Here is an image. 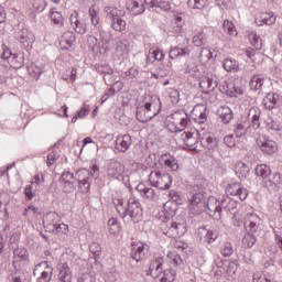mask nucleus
Here are the masks:
<instances>
[{"mask_svg":"<svg viewBox=\"0 0 282 282\" xmlns=\"http://www.w3.org/2000/svg\"><path fill=\"white\" fill-rule=\"evenodd\" d=\"M113 204L121 219L130 217L132 224H140L142 217H144V209H142V204L140 203V199L135 197H130L128 202H124L122 198H117Z\"/></svg>","mask_w":282,"mask_h":282,"instance_id":"2","label":"nucleus"},{"mask_svg":"<svg viewBox=\"0 0 282 282\" xmlns=\"http://www.w3.org/2000/svg\"><path fill=\"white\" fill-rule=\"evenodd\" d=\"M262 104L264 105V109L272 111V109H278V107H281L282 96L279 93H269L263 98Z\"/></svg>","mask_w":282,"mask_h":282,"instance_id":"21","label":"nucleus"},{"mask_svg":"<svg viewBox=\"0 0 282 282\" xmlns=\"http://www.w3.org/2000/svg\"><path fill=\"white\" fill-rule=\"evenodd\" d=\"M226 195L239 197L240 202L248 199V191L239 182H234L227 185Z\"/></svg>","mask_w":282,"mask_h":282,"instance_id":"15","label":"nucleus"},{"mask_svg":"<svg viewBox=\"0 0 282 282\" xmlns=\"http://www.w3.org/2000/svg\"><path fill=\"white\" fill-rule=\"evenodd\" d=\"M96 279L90 272L80 273L77 278V282H94Z\"/></svg>","mask_w":282,"mask_h":282,"instance_id":"64","label":"nucleus"},{"mask_svg":"<svg viewBox=\"0 0 282 282\" xmlns=\"http://www.w3.org/2000/svg\"><path fill=\"white\" fill-rule=\"evenodd\" d=\"M196 239L199 241V243L205 246V248H208L209 246H213L217 239H219V229L199 227L196 230Z\"/></svg>","mask_w":282,"mask_h":282,"instance_id":"9","label":"nucleus"},{"mask_svg":"<svg viewBox=\"0 0 282 282\" xmlns=\"http://www.w3.org/2000/svg\"><path fill=\"white\" fill-rule=\"evenodd\" d=\"M149 182L151 186L159 188V191H169L173 184V176L169 173L155 170L149 174Z\"/></svg>","mask_w":282,"mask_h":282,"instance_id":"7","label":"nucleus"},{"mask_svg":"<svg viewBox=\"0 0 282 282\" xmlns=\"http://www.w3.org/2000/svg\"><path fill=\"white\" fill-rule=\"evenodd\" d=\"M219 83L217 79H214L213 77H203L199 82V87L203 89H208L209 91H215L217 89V86Z\"/></svg>","mask_w":282,"mask_h":282,"instance_id":"38","label":"nucleus"},{"mask_svg":"<svg viewBox=\"0 0 282 282\" xmlns=\"http://www.w3.org/2000/svg\"><path fill=\"white\" fill-rule=\"evenodd\" d=\"M259 226H261V218H259V216L256 214L247 215L245 219L246 232L257 235V232H259Z\"/></svg>","mask_w":282,"mask_h":282,"instance_id":"23","label":"nucleus"},{"mask_svg":"<svg viewBox=\"0 0 282 282\" xmlns=\"http://www.w3.org/2000/svg\"><path fill=\"white\" fill-rule=\"evenodd\" d=\"M127 10L133 14V17H138V14H144L147 7L143 4L140 6L139 1L133 0L130 4H127Z\"/></svg>","mask_w":282,"mask_h":282,"instance_id":"40","label":"nucleus"},{"mask_svg":"<svg viewBox=\"0 0 282 282\" xmlns=\"http://www.w3.org/2000/svg\"><path fill=\"white\" fill-rule=\"evenodd\" d=\"M164 269V258L162 256L154 257L150 262L149 270L147 272L148 276H153V279H160Z\"/></svg>","mask_w":282,"mask_h":282,"instance_id":"17","label":"nucleus"},{"mask_svg":"<svg viewBox=\"0 0 282 282\" xmlns=\"http://www.w3.org/2000/svg\"><path fill=\"white\" fill-rule=\"evenodd\" d=\"M50 19H51L53 25H56V28L65 26L63 13H61V11H55L54 9H51L50 10Z\"/></svg>","mask_w":282,"mask_h":282,"instance_id":"39","label":"nucleus"},{"mask_svg":"<svg viewBox=\"0 0 282 282\" xmlns=\"http://www.w3.org/2000/svg\"><path fill=\"white\" fill-rule=\"evenodd\" d=\"M223 28L230 36H237V26H235V23H232L230 20H225Z\"/></svg>","mask_w":282,"mask_h":282,"instance_id":"54","label":"nucleus"},{"mask_svg":"<svg viewBox=\"0 0 282 282\" xmlns=\"http://www.w3.org/2000/svg\"><path fill=\"white\" fill-rule=\"evenodd\" d=\"M135 191L143 197V199H148V202H158L159 195L153 187H149L143 183H139L135 186Z\"/></svg>","mask_w":282,"mask_h":282,"instance_id":"25","label":"nucleus"},{"mask_svg":"<svg viewBox=\"0 0 282 282\" xmlns=\"http://www.w3.org/2000/svg\"><path fill=\"white\" fill-rule=\"evenodd\" d=\"M169 56L171 61H180V58H188V56H191V48H188V46H183L182 44L172 46L170 48Z\"/></svg>","mask_w":282,"mask_h":282,"instance_id":"24","label":"nucleus"},{"mask_svg":"<svg viewBox=\"0 0 282 282\" xmlns=\"http://www.w3.org/2000/svg\"><path fill=\"white\" fill-rule=\"evenodd\" d=\"M50 232H53L55 235H61V232L62 235H67V232H69V226L65 223H57L53 230H51Z\"/></svg>","mask_w":282,"mask_h":282,"instance_id":"55","label":"nucleus"},{"mask_svg":"<svg viewBox=\"0 0 282 282\" xmlns=\"http://www.w3.org/2000/svg\"><path fill=\"white\" fill-rule=\"evenodd\" d=\"M51 268H53L52 262L42 261L34 267L33 276H37L39 274L45 272L46 270H50Z\"/></svg>","mask_w":282,"mask_h":282,"instance_id":"46","label":"nucleus"},{"mask_svg":"<svg viewBox=\"0 0 282 282\" xmlns=\"http://www.w3.org/2000/svg\"><path fill=\"white\" fill-rule=\"evenodd\" d=\"M262 185L270 193H279L282 186L281 173L275 172L274 174H271L267 180L262 182Z\"/></svg>","mask_w":282,"mask_h":282,"instance_id":"16","label":"nucleus"},{"mask_svg":"<svg viewBox=\"0 0 282 282\" xmlns=\"http://www.w3.org/2000/svg\"><path fill=\"white\" fill-rule=\"evenodd\" d=\"M206 184V181L204 180H196L195 184L192 186L191 191V204L192 206L198 208V213H202V209L206 206V198L204 197V194L202 191H204V186Z\"/></svg>","mask_w":282,"mask_h":282,"instance_id":"8","label":"nucleus"},{"mask_svg":"<svg viewBox=\"0 0 282 282\" xmlns=\"http://www.w3.org/2000/svg\"><path fill=\"white\" fill-rule=\"evenodd\" d=\"M89 250L91 254H94L95 261H98L100 254L102 253V248L100 247V245L98 242H93L89 246Z\"/></svg>","mask_w":282,"mask_h":282,"instance_id":"62","label":"nucleus"},{"mask_svg":"<svg viewBox=\"0 0 282 282\" xmlns=\"http://www.w3.org/2000/svg\"><path fill=\"white\" fill-rule=\"evenodd\" d=\"M54 275V267L47 269L46 271L35 275L36 282H51Z\"/></svg>","mask_w":282,"mask_h":282,"instance_id":"47","label":"nucleus"},{"mask_svg":"<svg viewBox=\"0 0 282 282\" xmlns=\"http://www.w3.org/2000/svg\"><path fill=\"white\" fill-rule=\"evenodd\" d=\"M235 173L239 180H246L250 173V167L242 161H238L235 165Z\"/></svg>","mask_w":282,"mask_h":282,"instance_id":"37","label":"nucleus"},{"mask_svg":"<svg viewBox=\"0 0 282 282\" xmlns=\"http://www.w3.org/2000/svg\"><path fill=\"white\" fill-rule=\"evenodd\" d=\"M276 23V15L273 12H261L256 18V24L261 28V25H274Z\"/></svg>","mask_w":282,"mask_h":282,"instance_id":"32","label":"nucleus"},{"mask_svg":"<svg viewBox=\"0 0 282 282\" xmlns=\"http://www.w3.org/2000/svg\"><path fill=\"white\" fill-rule=\"evenodd\" d=\"M175 276H177V271L174 269H163L162 276L160 279L161 282H173L175 281Z\"/></svg>","mask_w":282,"mask_h":282,"instance_id":"45","label":"nucleus"},{"mask_svg":"<svg viewBox=\"0 0 282 282\" xmlns=\"http://www.w3.org/2000/svg\"><path fill=\"white\" fill-rule=\"evenodd\" d=\"M131 47V42L129 40L123 39L117 43L115 54L118 56L120 61H124L129 58V52Z\"/></svg>","mask_w":282,"mask_h":282,"instance_id":"29","label":"nucleus"},{"mask_svg":"<svg viewBox=\"0 0 282 282\" xmlns=\"http://www.w3.org/2000/svg\"><path fill=\"white\" fill-rule=\"evenodd\" d=\"M105 12L107 13L108 19L111 21V28L115 32H124L127 30V21L122 19L126 12L119 10L116 7H105Z\"/></svg>","mask_w":282,"mask_h":282,"instance_id":"6","label":"nucleus"},{"mask_svg":"<svg viewBox=\"0 0 282 282\" xmlns=\"http://www.w3.org/2000/svg\"><path fill=\"white\" fill-rule=\"evenodd\" d=\"M13 257L14 259H20V261H28V249L25 248H17L13 250Z\"/></svg>","mask_w":282,"mask_h":282,"instance_id":"59","label":"nucleus"},{"mask_svg":"<svg viewBox=\"0 0 282 282\" xmlns=\"http://www.w3.org/2000/svg\"><path fill=\"white\" fill-rule=\"evenodd\" d=\"M59 282H72V269L69 264L63 263L57 275Z\"/></svg>","mask_w":282,"mask_h":282,"instance_id":"35","label":"nucleus"},{"mask_svg":"<svg viewBox=\"0 0 282 282\" xmlns=\"http://www.w3.org/2000/svg\"><path fill=\"white\" fill-rule=\"evenodd\" d=\"M17 39L21 43L23 50H25L26 52L33 50L34 41H36L34 33L29 29H22L21 31H19L17 34Z\"/></svg>","mask_w":282,"mask_h":282,"instance_id":"14","label":"nucleus"},{"mask_svg":"<svg viewBox=\"0 0 282 282\" xmlns=\"http://www.w3.org/2000/svg\"><path fill=\"white\" fill-rule=\"evenodd\" d=\"M176 214L177 204L173 205V202H167L164 205V212L160 216L161 231L170 239H180V237H184L187 231L186 219L183 217H175Z\"/></svg>","mask_w":282,"mask_h":282,"instance_id":"1","label":"nucleus"},{"mask_svg":"<svg viewBox=\"0 0 282 282\" xmlns=\"http://www.w3.org/2000/svg\"><path fill=\"white\" fill-rule=\"evenodd\" d=\"M218 116L224 124H230V120L235 118V113H232V109L228 106H221L218 109Z\"/></svg>","mask_w":282,"mask_h":282,"instance_id":"34","label":"nucleus"},{"mask_svg":"<svg viewBox=\"0 0 282 282\" xmlns=\"http://www.w3.org/2000/svg\"><path fill=\"white\" fill-rule=\"evenodd\" d=\"M181 140L185 144V147H188L193 151L197 150V144H199V131L197 129H185L184 132L181 134Z\"/></svg>","mask_w":282,"mask_h":282,"instance_id":"12","label":"nucleus"},{"mask_svg":"<svg viewBox=\"0 0 282 282\" xmlns=\"http://www.w3.org/2000/svg\"><path fill=\"white\" fill-rule=\"evenodd\" d=\"M257 144L260 148L262 153H267V155H272V153H276L279 145L274 142V140L268 139V137H260L257 139Z\"/></svg>","mask_w":282,"mask_h":282,"instance_id":"19","label":"nucleus"},{"mask_svg":"<svg viewBox=\"0 0 282 282\" xmlns=\"http://www.w3.org/2000/svg\"><path fill=\"white\" fill-rule=\"evenodd\" d=\"M76 181L78 183L77 188L79 193L87 195L89 191H91V183L89 182V170L88 169H79L75 173Z\"/></svg>","mask_w":282,"mask_h":282,"instance_id":"11","label":"nucleus"},{"mask_svg":"<svg viewBox=\"0 0 282 282\" xmlns=\"http://www.w3.org/2000/svg\"><path fill=\"white\" fill-rule=\"evenodd\" d=\"M254 243H257V234H249L246 231L242 238V245L245 246V248H253Z\"/></svg>","mask_w":282,"mask_h":282,"instance_id":"48","label":"nucleus"},{"mask_svg":"<svg viewBox=\"0 0 282 282\" xmlns=\"http://www.w3.org/2000/svg\"><path fill=\"white\" fill-rule=\"evenodd\" d=\"M74 43H76V34L72 31H67L59 39V50H62V52H73Z\"/></svg>","mask_w":282,"mask_h":282,"instance_id":"20","label":"nucleus"},{"mask_svg":"<svg viewBox=\"0 0 282 282\" xmlns=\"http://www.w3.org/2000/svg\"><path fill=\"white\" fill-rule=\"evenodd\" d=\"M256 175L258 177H262V180H268L270 175H272V170L267 164H260L256 167Z\"/></svg>","mask_w":282,"mask_h":282,"instance_id":"42","label":"nucleus"},{"mask_svg":"<svg viewBox=\"0 0 282 282\" xmlns=\"http://www.w3.org/2000/svg\"><path fill=\"white\" fill-rule=\"evenodd\" d=\"M206 3H208V0H188L187 6L192 10H204L206 8Z\"/></svg>","mask_w":282,"mask_h":282,"instance_id":"53","label":"nucleus"},{"mask_svg":"<svg viewBox=\"0 0 282 282\" xmlns=\"http://www.w3.org/2000/svg\"><path fill=\"white\" fill-rule=\"evenodd\" d=\"M247 120L249 122L248 129L259 131L261 129V109L259 107H251L248 111Z\"/></svg>","mask_w":282,"mask_h":282,"instance_id":"18","label":"nucleus"},{"mask_svg":"<svg viewBox=\"0 0 282 282\" xmlns=\"http://www.w3.org/2000/svg\"><path fill=\"white\" fill-rule=\"evenodd\" d=\"M122 173H124V166H122L121 162L112 161L109 163L107 170L109 180H120V177H122Z\"/></svg>","mask_w":282,"mask_h":282,"instance_id":"28","label":"nucleus"},{"mask_svg":"<svg viewBox=\"0 0 282 282\" xmlns=\"http://www.w3.org/2000/svg\"><path fill=\"white\" fill-rule=\"evenodd\" d=\"M107 226L110 235H116V232L120 230V225H118V220L116 218H110Z\"/></svg>","mask_w":282,"mask_h":282,"instance_id":"63","label":"nucleus"},{"mask_svg":"<svg viewBox=\"0 0 282 282\" xmlns=\"http://www.w3.org/2000/svg\"><path fill=\"white\" fill-rule=\"evenodd\" d=\"M208 41V35L202 31L198 32L196 35L193 36V43L196 47H202V45H206Z\"/></svg>","mask_w":282,"mask_h":282,"instance_id":"49","label":"nucleus"},{"mask_svg":"<svg viewBox=\"0 0 282 282\" xmlns=\"http://www.w3.org/2000/svg\"><path fill=\"white\" fill-rule=\"evenodd\" d=\"M217 58V53L210 51L208 47L200 48L198 59L200 63H208V61Z\"/></svg>","mask_w":282,"mask_h":282,"instance_id":"41","label":"nucleus"},{"mask_svg":"<svg viewBox=\"0 0 282 282\" xmlns=\"http://www.w3.org/2000/svg\"><path fill=\"white\" fill-rule=\"evenodd\" d=\"M155 61H164V51L160 47H152L147 55V63H155Z\"/></svg>","mask_w":282,"mask_h":282,"instance_id":"33","label":"nucleus"},{"mask_svg":"<svg viewBox=\"0 0 282 282\" xmlns=\"http://www.w3.org/2000/svg\"><path fill=\"white\" fill-rule=\"evenodd\" d=\"M267 127L269 131H273V133H278L279 135H282V127L279 121H274L273 119H270L269 122H267Z\"/></svg>","mask_w":282,"mask_h":282,"instance_id":"57","label":"nucleus"},{"mask_svg":"<svg viewBox=\"0 0 282 282\" xmlns=\"http://www.w3.org/2000/svg\"><path fill=\"white\" fill-rule=\"evenodd\" d=\"M225 72H237L239 69V62L235 58H225L223 61Z\"/></svg>","mask_w":282,"mask_h":282,"instance_id":"43","label":"nucleus"},{"mask_svg":"<svg viewBox=\"0 0 282 282\" xmlns=\"http://www.w3.org/2000/svg\"><path fill=\"white\" fill-rule=\"evenodd\" d=\"M162 109V101L158 97H149L144 105L137 107V120L143 124L153 120Z\"/></svg>","mask_w":282,"mask_h":282,"instance_id":"3","label":"nucleus"},{"mask_svg":"<svg viewBox=\"0 0 282 282\" xmlns=\"http://www.w3.org/2000/svg\"><path fill=\"white\" fill-rule=\"evenodd\" d=\"M59 221L61 216L55 212H50L44 216L43 226L50 232L51 230H54Z\"/></svg>","mask_w":282,"mask_h":282,"instance_id":"31","label":"nucleus"},{"mask_svg":"<svg viewBox=\"0 0 282 282\" xmlns=\"http://www.w3.org/2000/svg\"><path fill=\"white\" fill-rule=\"evenodd\" d=\"M206 111H208L206 106H200L199 115L196 118H194V120H195V122H197V124H204L206 122V120H208V115H206Z\"/></svg>","mask_w":282,"mask_h":282,"instance_id":"61","label":"nucleus"},{"mask_svg":"<svg viewBox=\"0 0 282 282\" xmlns=\"http://www.w3.org/2000/svg\"><path fill=\"white\" fill-rule=\"evenodd\" d=\"M249 39L256 50H261V47H263V40H261V36L257 35V33H251L249 35Z\"/></svg>","mask_w":282,"mask_h":282,"instance_id":"60","label":"nucleus"},{"mask_svg":"<svg viewBox=\"0 0 282 282\" xmlns=\"http://www.w3.org/2000/svg\"><path fill=\"white\" fill-rule=\"evenodd\" d=\"M95 36H90L95 41L91 50L94 54H107L109 52V43L111 42V33L105 31L102 26H97L94 31Z\"/></svg>","mask_w":282,"mask_h":282,"instance_id":"4","label":"nucleus"},{"mask_svg":"<svg viewBox=\"0 0 282 282\" xmlns=\"http://www.w3.org/2000/svg\"><path fill=\"white\" fill-rule=\"evenodd\" d=\"M234 252L235 248H232V242H223V245L220 246V254H223V257H232Z\"/></svg>","mask_w":282,"mask_h":282,"instance_id":"51","label":"nucleus"},{"mask_svg":"<svg viewBox=\"0 0 282 282\" xmlns=\"http://www.w3.org/2000/svg\"><path fill=\"white\" fill-rule=\"evenodd\" d=\"M207 209L209 210V215L212 217H215V219H221V213H223V207H221V202L217 199L215 196H209L207 199Z\"/></svg>","mask_w":282,"mask_h":282,"instance_id":"26","label":"nucleus"},{"mask_svg":"<svg viewBox=\"0 0 282 282\" xmlns=\"http://www.w3.org/2000/svg\"><path fill=\"white\" fill-rule=\"evenodd\" d=\"M167 257L170 259V262H172L173 265H175L176 268H178V265H182V263H184V260L182 259V256H180L175 251L169 252Z\"/></svg>","mask_w":282,"mask_h":282,"instance_id":"56","label":"nucleus"},{"mask_svg":"<svg viewBox=\"0 0 282 282\" xmlns=\"http://www.w3.org/2000/svg\"><path fill=\"white\" fill-rule=\"evenodd\" d=\"M263 83H265V79H263L259 75H256L250 79L249 87H250L251 91H259V89H261V87H263Z\"/></svg>","mask_w":282,"mask_h":282,"instance_id":"44","label":"nucleus"},{"mask_svg":"<svg viewBox=\"0 0 282 282\" xmlns=\"http://www.w3.org/2000/svg\"><path fill=\"white\" fill-rule=\"evenodd\" d=\"M246 86L241 83V79H237L234 82H229L226 84V87L220 88V91H224L226 96L229 98H239V96H243V91Z\"/></svg>","mask_w":282,"mask_h":282,"instance_id":"13","label":"nucleus"},{"mask_svg":"<svg viewBox=\"0 0 282 282\" xmlns=\"http://www.w3.org/2000/svg\"><path fill=\"white\" fill-rule=\"evenodd\" d=\"M70 25L75 30L76 34H86L87 33V23L85 20L80 19L78 11H73L69 17Z\"/></svg>","mask_w":282,"mask_h":282,"instance_id":"22","label":"nucleus"},{"mask_svg":"<svg viewBox=\"0 0 282 282\" xmlns=\"http://www.w3.org/2000/svg\"><path fill=\"white\" fill-rule=\"evenodd\" d=\"M133 144V139L130 134H121L116 138V145L115 149L119 153H127L129 151V148Z\"/></svg>","mask_w":282,"mask_h":282,"instance_id":"27","label":"nucleus"},{"mask_svg":"<svg viewBox=\"0 0 282 282\" xmlns=\"http://www.w3.org/2000/svg\"><path fill=\"white\" fill-rule=\"evenodd\" d=\"M149 245L142 241L132 242L130 257L133 259V261H137V263H140V261H147V254H149Z\"/></svg>","mask_w":282,"mask_h":282,"instance_id":"10","label":"nucleus"},{"mask_svg":"<svg viewBox=\"0 0 282 282\" xmlns=\"http://www.w3.org/2000/svg\"><path fill=\"white\" fill-rule=\"evenodd\" d=\"M76 181H65L59 183V186L64 193L69 195L70 193H74L76 191Z\"/></svg>","mask_w":282,"mask_h":282,"instance_id":"52","label":"nucleus"},{"mask_svg":"<svg viewBox=\"0 0 282 282\" xmlns=\"http://www.w3.org/2000/svg\"><path fill=\"white\" fill-rule=\"evenodd\" d=\"M238 203L237 200L232 199V198H225L221 200V207L223 210H228L229 213L237 209Z\"/></svg>","mask_w":282,"mask_h":282,"instance_id":"50","label":"nucleus"},{"mask_svg":"<svg viewBox=\"0 0 282 282\" xmlns=\"http://www.w3.org/2000/svg\"><path fill=\"white\" fill-rule=\"evenodd\" d=\"M162 161L166 169H170L171 171L174 172L180 171V163H177V159H175V156L171 154H163Z\"/></svg>","mask_w":282,"mask_h":282,"instance_id":"36","label":"nucleus"},{"mask_svg":"<svg viewBox=\"0 0 282 282\" xmlns=\"http://www.w3.org/2000/svg\"><path fill=\"white\" fill-rule=\"evenodd\" d=\"M199 142H200V147H203V149H207L208 151H214V149H217V145L219 143L217 138L209 132L204 133L200 137Z\"/></svg>","mask_w":282,"mask_h":282,"instance_id":"30","label":"nucleus"},{"mask_svg":"<svg viewBox=\"0 0 282 282\" xmlns=\"http://www.w3.org/2000/svg\"><path fill=\"white\" fill-rule=\"evenodd\" d=\"M248 133V128L243 123H237L234 129V137L243 138Z\"/></svg>","mask_w":282,"mask_h":282,"instance_id":"58","label":"nucleus"},{"mask_svg":"<svg viewBox=\"0 0 282 282\" xmlns=\"http://www.w3.org/2000/svg\"><path fill=\"white\" fill-rule=\"evenodd\" d=\"M188 122H191V119H188L186 110L178 109L169 117L167 129L172 133H182V131H186Z\"/></svg>","mask_w":282,"mask_h":282,"instance_id":"5","label":"nucleus"}]
</instances>
